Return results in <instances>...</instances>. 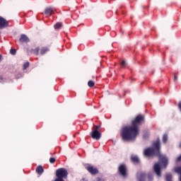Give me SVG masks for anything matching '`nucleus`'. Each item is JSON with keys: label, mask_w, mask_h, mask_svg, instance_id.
<instances>
[{"label": "nucleus", "mask_w": 181, "mask_h": 181, "mask_svg": "<svg viewBox=\"0 0 181 181\" xmlns=\"http://www.w3.org/2000/svg\"><path fill=\"white\" fill-rule=\"evenodd\" d=\"M163 142L166 144L168 142V134H164L163 136Z\"/></svg>", "instance_id": "nucleus-21"}, {"label": "nucleus", "mask_w": 181, "mask_h": 181, "mask_svg": "<svg viewBox=\"0 0 181 181\" xmlns=\"http://www.w3.org/2000/svg\"><path fill=\"white\" fill-rule=\"evenodd\" d=\"M95 129H97V131H98V129L100 128V126L97 125V126H95Z\"/></svg>", "instance_id": "nucleus-28"}, {"label": "nucleus", "mask_w": 181, "mask_h": 181, "mask_svg": "<svg viewBox=\"0 0 181 181\" xmlns=\"http://www.w3.org/2000/svg\"><path fill=\"white\" fill-rule=\"evenodd\" d=\"M44 13L48 16H52L54 13V8L53 7H48L45 8Z\"/></svg>", "instance_id": "nucleus-10"}, {"label": "nucleus", "mask_w": 181, "mask_h": 181, "mask_svg": "<svg viewBox=\"0 0 181 181\" xmlns=\"http://www.w3.org/2000/svg\"><path fill=\"white\" fill-rule=\"evenodd\" d=\"M47 52H49V48L47 47H43L40 49V54H42V55L46 54V53H47Z\"/></svg>", "instance_id": "nucleus-13"}, {"label": "nucleus", "mask_w": 181, "mask_h": 181, "mask_svg": "<svg viewBox=\"0 0 181 181\" xmlns=\"http://www.w3.org/2000/svg\"><path fill=\"white\" fill-rule=\"evenodd\" d=\"M90 132V135L93 138V139H96V141H98L101 138V132L97 129H94Z\"/></svg>", "instance_id": "nucleus-5"}, {"label": "nucleus", "mask_w": 181, "mask_h": 181, "mask_svg": "<svg viewBox=\"0 0 181 181\" xmlns=\"http://www.w3.org/2000/svg\"><path fill=\"white\" fill-rule=\"evenodd\" d=\"M11 54H13V56H15L16 54V49H10Z\"/></svg>", "instance_id": "nucleus-23"}, {"label": "nucleus", "mask_w": 181, "mask_h": 181, "mask_svg": "<svg viewBox=\"0 0 181 181\" xmlns=\"http://www.w3.org/2000/svg\"><path fill=\"white\" fill-rule=\"evenodd\" d=\"M9 26V22L4 18L2 16H0V29H5Z\"/></svg>", "instance_id": "nucleus-7"}, {"label": "nucleus", "mask_w": 181, "mask_h": 181, "mask_svg": "<svg viewBox=\"0 0 181 181\" xmlns=\"http://www.w3.org/2000/svg\"><path fill=\"white\" fill-rule=\"evenodd\" d=\"M2 60V55L0 54V62Z\"/></svg>", "instance_id": "nucleus-30"}, {"label": "nucleus", "mask_w": 181, "mask_h": 181, "mask_svg": "<svg viewBox=\"0 0 181 181\" xmlns=\"http://www.w3.org/2000/svg\"><path fill=\"white\" fill-rule=\"evenodd\" d=\"M95 85V83H94V81H89L88 82V87H94V86Z\"/></svg>", "instance_id": "nucleus-20"}, {"label": "nucleus", "mask_w": 181, "mask_h": 181, "mask_svg": "<svg viewBox=\"0 0 181 181\" xmlns=\"http://www.w3.org/2000/svg\"><path fill=\"white\" fill-rule=\"evenodd\" d=\"M36 172L38 175H42V173H43V172H45V169H43L42 166L40 165V166L37 167Z\"/></svg>", "instance_id": "nucleus-11"}, {"label": "nucleus", "mask_w": 181, "mask_h": 181, "mask_svg": "<svg viewBox=\"0 0 181 181\" xmlns=\"http://www.w3.org/2000/svg\"><path fill=\"white\" fill-rule=\"evenodd\" d=\"M40 50V47H37L35 49H32L31 52L33 53V54H35V56H38L39 55V52Z\"/></svg>", "instance_id": "nucleus-14"}, {"label": "nucleus", "mask_w": 181, "mask_h": 181, "mask_svg": "<svg viewBox=\"0 0 181 181\" xmlns=\"http://www.w3.org/2000/svg\"><path fill=\"white\" fill-rule=\"evenodd\" d=\"M97 181H104V180L101 179L100 177H98Z\"/></svg>", "instance_id": "nucleus-29"}, {"label": "nucleus", "mask_w": 181, "mask_h": 181, "mask_svg": "<svg viewBox=\"0 0 181 181\" xmlns=\"http://www.w3.org/2000/svg\"><path fill=\"white\" fill-rule=\"evenodd\" d=\"M49 162H50V163H54V162H56V158H49Z\"/></svg>", "instance_id": "nucleus-25"}, {"label": "nucleus", "mask_w": 181, "mask_h": 181, "mask_svg": "<svg viewBox=\"0 0 181 181\" xmlns=\"http://www.w3.org/2000/svg\"><path fill=\"white\" fill-rule=\"evenodd\" d=\"M179 148H181V143H180Z\"/></svg>", "instance_id": "nucleus-31"}, {"label": "nucleus", "mask_w": 181, "mask_h": 181, "mask_svg": "<svg viewBox=\"0 0 181 181\" xmlns=\"http://www.w3.org/2000/svg\"><path fill=\"white\" fill-rule=\"evenodd\" d=\"M28 67H29V62H26V63H25V64H23V69H24V70H26V69H28Z\"/></svg>", "instance_id": "nucleus-24"}, {"label": "nucleus", "mask_w": 181, "mask_h": 181, "mask_svg": "<svg viewBox=\"0 0 181 181\" xmlns=\"http://www.w3.org/2000/svg\"><path fill=\"white\" fill-rule=\"evenodd\" d=\"M146 177V173L139 172L136 174V180L137 181H145V179Z\"/></svg>", "instance_id": "nucleus-8"}, {"label": "nucleus", "mask_w": 181, "mask_h": 181, "mask_svg": "<svg viewBox=\"0 0 181 181\" xmlns=\"http://www.w3.org/2000/svg\"><path fill=\"white\" fill-rule=\"evenodd\" d=\"M148 181H153V175L152 173H148L147 175Z\"/></svg>", "instance_id": "nucleus-17"}, {"label": "nucleus", "mask_w": 181, "mask_h": 181, "mask_svg": "<svg viewBox=\"0 0 181 181\" xmlns=\"http://www.w3.org/2000/svg\"><path fill=\"white\" fill-rule=\"evenodd\" d=\"M144 155L148 158H151V156H157L158 158L159 162L154 165L153 170L158 177H160L162 176V168H168L169 160L166 156L160 154V140L158 139L153 143L151 147L146 148Z\"/></svg>", "instance_id": "nucleus-1"}, {"label": "nucleus", "mask_w": 181, "mask_h": 181, "mask_svg": "<svg viewBox=\"0 0 181 181\" xmlns=\"http://www.w3.org/2000/svg\"><path fill=\"white\" fill-rule=\"evenodd\" d=\"M0 80H2V76H0Z\"/></svg>", "instance_id": "nucleus-32"}, {"label": "nucleus", "mask_w": 181, "mask_h": 181, "mask_svg": "<svg viewBox=\"0 0 181 181\" xmlns=\"http://www.w3.org/2000/svg\"><path fill=\"white\" fill-rule=\"evenodd\" d=\"M19 42H21V43H29V42H30V40L28 36H26V35L22 34L19 39Z\"/></svg>", "instance_id": "nucleus-9"}, {"label": "nucleus", "mask_w": 181, "mask_h": 181, "mask_svg": "<svg viewBox=\"0 0 181 181\" xmlns=\"http://www.w3.org/2000/svg\"><path fill=\"white\" fill-rule=\"evenodd\" d=\"M85 168L86 170H88V172H89V173H90V175H97L98 173V169L94 168V166L90 164H88Z\"/></svg>", "instance_id": "nucleus-6"}, {"label": "nucleus", "mask_w": 181, "mask_h": 181, "mask_svg": "<svg viewBox=\"0 0 181 181\" xmlns=\"http://www.w3.org/2000/svg\"><path fill=\"white\" fill-rule=\"evenodd\" d=\"M68 175L69 173L66 168H59L56 170L57 178L54 180V181H64V179H67Z\"/></svg>", "instance_id": "nucleus-3"}, {"label": "nucleus", "mask_w": 181, "mask_h": 181, "mask_svg": "<svg viewBox=\"0 0 181 181\" xmlns=\"http://www.w3.org/2000/svg\"><path fill=\"white\" fill-rule=\"evenodd\" d=\"M131 160L133 162V163H139V158L136 156H132L131 157Z\"/></svg>", "instance_id": "nucleus-12"}, {"label": "nucleus", "mask_w": 181, "mask_h": 181, "mask_svg": "<svg viewBox=\"0 0 181 181\" xmlns=\"http://www.w3.org/2000/svg\"><path fill=\"white\" fill-rule=\"evenodd\" d=\"M175 173H178V175H180V181H181V167H177L175 168Z\"/></svg>", "instance_id": "nucleus-18"}, {"label": "nucleus", "mask_w": 181, "mask_h": 181, "mask_svg": "<svg viewBox=\"0 0 181 181\" xmlns=\"http://www.w3.org/2000/svg\"><path fill=\"white\" fill-rule=\"evenodd\" d=\"M149 135H150L149 131L145 130L143 134L144 139H148V138H149Z\"/></svg>", "instance_id": "nucleus-15"}, {"label": "nucleus", "mask_w": 181, "mask_h": 181, "mask_svg": "<svg viewBox=\"0 0 181 181\" xmlns=\"http://www.w3.org/2000/svg\"><path fill=\"white\" fill-rule=\"evenodd\" d=\"M116 13H118V11H116Z\"/></svg>", "instance_id": "nucleus-33"}, {"label": "nucleus", "mask_w": 181, "mask_h": 181, "mask_svg": "<svg viewBox=\"0 0 181 181\" xmlns=\"http://www.w3.org/2000/svg\"><path fill=\"white\" fill-rule=\"evenodd\" d=\"M118 173L122 177H128V168H127V165L121 164L118 168Z\"/></svg>", "instance_id": "nucleus-4"}, {"label": "nucleus", "mask_w": 181, "mask_h": 181, "mask_svg": "<svg viewBox=\"0 0 181 181\" xmlns=\"http://www.w3.org/2000/svg\"><path fill=\"white\" fill-rule=\"evenodd\" d=\"M62 23H57L54 25V29H60V28H62Z\"/></svg>", "instance_id": "nucleus-19"}, {"label": "nucleus", "mask_w": 181, "mask_h": 181, "mask_svg": "<svg viewBox=\"0 0 181 181\" xmlns=\"http://www.w3.org/2000/svg\"><path fill=\"white\" fill-rule=\"evenodd\" d=\"M174 81H177V76L174 75Z\"/></svg>", "instance_id": "nucleus-27"}, {"label": "nucleus", "mask_w": 181, "mask_h": 181, "mask_svg": "<svg viewBox=\"0 0 181 181\" xmlns=\"http://www.w3.org/2000/svg\"><path fill=\"white\" fill-rule=\"evenodd\" d=\"M121 66L123 67V69H125V67H127V61L122 60L121 62Z\"/></svg>", "instance_id": "nucleus-22"}, {"label": "nucleus", "mask_w": 181, "mask_h": 181, "mask_svg": "<svg viewBox=\"0 0 181 181\" xmlns=\"http://www.w3.org/2000/svg\"><path fill=\"white\" fill-rule=\"evenodd\" d=\"M165 181H172V174L168 173L165 175Z\"/></svg>", "instance_id": "nucleus-16"}, {"label": "nucleus", "mask_w": 181, "mask_h": 181, "mask_svg": "<svg viewBox=\"0 0 181 181\" xmlns=\"http://www.w3.org/2000/svg\"><path fill=\"white\" fill-rule=\"evenodd\" d=\"M145 122V116L138 115L132 121V125L122 128V138L123 141H134L139 135V127Z\"/></svg>", "instance_id": "nucleus-2"}, {"label": "nucleus", "mask_w": 181, "mask_h": 181, "mask_svg": "<svg viewBox=\"0 0 181 181\" xmlns=\"http://www.w3.org/2000/svg\"><path fill=\"white\" fill-rule=\"evenodd\" d=\"M177 162H181V155L177 158Z\"/></svg>", "instance_id": "nucleus-26"}]
</instances>
